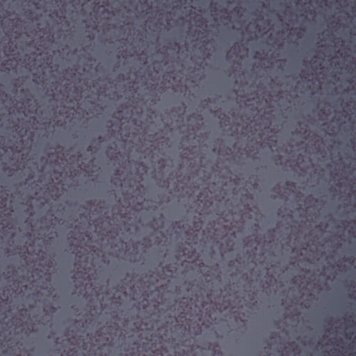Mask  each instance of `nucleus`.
Returning <instances> with one entry per match:
<instances>
[{"instance_id":"f257e3e1","label":"nucleus","mask_w":356,"mask_h":356,"mask_svg":"<svg viewBox=\"0 0 356 356\" xmlns=\"http://www.w3.org/2000/svg\"><path fill=\"white\" fill-rule=\"evenodd\" d=\"M88 151H90L91 150V146H89L87 149Z\"/></svg>"}]
</instances>
